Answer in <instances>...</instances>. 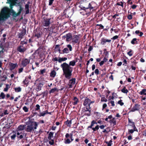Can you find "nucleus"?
Returning a JSON list of instances; mask_svg holds the SVG:
<instances>
[{"label":"nucleus","instance_id":"nucleus-57","mask_svg":"<svg viewBox=\"0 0 146 146\" xmlns=\"http://www.w3.org/2000/svg\"><path fill=\"white\" fill-rule=\"evenodd\" d=\"M129 125L130 126H131L132 127H133L134 129H137L135 126V123H132V124H130Z\"/></svg>","mask_w":146,"mask_h":146},{"label":"nucleus","instance_id":"nucleus-54","mask_svg":"<svg viewBox=\"0 0 146 146\" xmlns=\"http://www.w3.org/2000/svg\"><path fill=\"white\" fill-rule=\"evenodd\" d=\"M99 70L98 69H96L94 71V72L96 75H98L99 74Z\"/></svg>","mask_w":146,"mask_h":146},{"label":"nucleus","instance_id":"nucleus-36","mask_svg":"<svg viewBox=\"0 0 146 146\" xmlns=\"http://www.w3.org/2000/svg\"><path fill=\"white\" fill-rule=\"evenodd\" d=\"M46 69L44 68L43 69L40 70V75H43L44 74V73H46Z\"/></svg>","mask_w":146,"mask_h":146},{"label":"nucleus","instance_id":"nucleus-11","mask_svg":"<svg viewBox=\"0 0 146 146\" xmlns=\"http://www.w3.org/2000/svg\"><path fill=\"white\" fill-rule=\"evenodd\" d=\"M44 82L42 81L39 82L36 85V90L37 92H39L41 90V88L43 86Z\"/></svg>","mask_w":146,"mask_h":146},{"label":"nucleus","instance_id":"nucleus-29","mask_svg":"<svg viewBox=\"0 0 146 146\" xmlns=\"http://www.w3.org/2000/svg\"><path fill=\"white\" fill-rule=\"evenodd\" d=\"M70 139L68 138H65L64 139V143L65 144H69L71 143Z\"/></svg>","mask_w":146,"mask_h":146},{"label":"nucleus","instance_id":"nucleus-39","mask_svg":"<svg viewBox=\"0 0 146 146\" xmlns=\"http://www.w3.org/2000/svg\"><path fill=\"white\" fill-rule=\"evenodd\" d=\"M57 90V89L55 88H52V89H51L49 91V93H54V92H55L56 91H58V90Z\"/></svg>","mask_w":146,"mask_h":146},{"label":"nucleus","instance_id":"nucleus-9","mask_svg":"<svg viewBox=\"0 0 146 146\" xmlns=\"http://www.w3.org/2000/svg\"><path fill=\"white\" fill-rule=\"evenodd\" d=\"M68 48H65L62 50V53H68L69 52V51H71L72 50V47L70 44H67L66 45Z\"/></svg>","mask_w":146,"mask_h":146},{"label":"nucleus","instance_id":"nucleus-20","mask_svg":"<svg viewBox=\"0 0 146 146\" xmlns=\"http://www.w3.org/2000/svg\"><path fill=\"white\" fill-rule=\"evenodd\" d=\"M10 68L9 69L11 70L12 71L14 70L15 68L17 66V63H11L9 64Z\"/></svg>","mask_w":146,"mask_h":146},{"label":"nucleus","instance_id":"nucleus-7","mask_svg":"<svg viewBox=\"0 0 146 146\" xmlns=\"http://www.w3.org/2000/svg\"><path fill=\"white\" fill-rule=\"evenodd\" d=\"M94 102V101H92L91 100L86 98L84 101V102L83 103V105L84 106H86L87 105H88V107H89V109H91V107L90 106V105L91 104L93 103Z\"/></svg>","mask_w":146,"mask_h":146},{"label":"nucleus","instance_id":"nucleus-58","mask_svg":"<svg viewBox=\"0 0 146 146\" xmlns=\"http://www.w3.org/2000/svg\"><path fill=\"white\" fill-rule=\"evenodd\" d=\"M35 36L37 37L38 38L40 37L41 35L40 33H36L35 34Z\"/></svg>","mask_w":146,"mask_h":146},{"label":"nucleus","instance_id":"nucleus-49","mask_svg":"<svg viewBox=\"0 0 146 146\" xmlns=\"http://www.w3.org/2000/svg\"><path fill=\"white\" fill-rule=\"evenodd\" d=\"M112 141L111 140H110L109 142H106V143L107 144L108 146H111Z\"/></svg>","mask_w":146,"mask_h":146},{"label":"nucleus","instance_id":"nucleus-14","mask_svg":"<svg viewBox=\"0 0 146 146\" xmlns=\"http://www.w3.org/2000/svg\"><path fill=\"white\" fill-rule=\"evenodd\" d=\"M26 48L23 45L19 46L17 48V50L21 53H23L26 51Z\"/></svg>","mask_w":146,"mask_h":146},{"label":"nucleus","instance_id":"nucleus-3","mask_svg":"<svg viewBox=\"0 0 146 146\" xmlns=\"http://www.w3.org/2000/svg\"><path fill=\"white\" fill-rule=\"evenodd\" d=\"M9 10V9L6 7L2 9L1 11V15L0 17V20H5V19H6L10 17V14L7 13V11Z\"/></svg>","mask_w":146,"mask_h":146},{"label":"nucleus","instance_id":"nucleus-22","mask_svg":"<svg viewBox=\"0 0 146 146\" xmlns=\"http://www.w3.org/2000/svg\"><path fill=\"white\" fill-rule=\"evenodd\" d=\"M64 124L66 125L67 127L70 128L72 124L71 120H69L67 119V121L64 122Z\"/></svg>","mask_w":146,"mask_h":146},{"label":"nucleus","instance_id":"nucleus-64","mask_svg":"<svg viewBox=\"0 0 146 146\" xmlns=\"http://www.w3.org/2000/svg\"><path fill=\"white\" fill-rule=\"evenodd\" d=\"M143 135L145 137H146V129H145L143 132Z\"/></svg>","mask_w":146,"mask_h":146},{"label":"nucleus","instance_id":"nucleus-40","mask_svg":"<svg viewBox=\"0 0 146 146\" xmlns=\"http://www.w3.org/2000/svg\"><path fill=\"white\" fill-rule=\"evenodd\" d=\"M16 136L17 137V133H16L11 136V138L12 140H14Z\"/></svg>","mask_w":146,"mask_h":146},{"label":"nucleus","instance_id":"nucleus-53","mask_svg":"<svg viewBox=\"0 0 146 146\" xmlns=\"http://www.w3.org/2000/svg\"><path fill=\"white\" fill-rule=\"evenodd\" d=\"M104 53L106 56L108 55V52L107 51V50L106 49H104Z\"/></svg>","mask_w":146,"mask_h":146},{"label":"nucleus","instance_id":"nucleus-44","mask_svg":"<svg viewBox=\"0 0 146 146\" xmlns=\"http://www.w3.org/2000/svg\"><path fill=\"white\" fill-rule=\"evenodd\" d=\"M5 96L4 93L2 92L0 94V97L2 99H4L5 98Z\"/></svg>","mask_w":146,"mask_h":146},{"label":"nucleus","instance_id":"nucleus-42","mask_svg":"<svg viewBox=\"0 0 146 146\" xmlns=\"http://www.w3.org/2000/svg\"><path fill=\"white\" fill-rule=\"evenodd\" d=\"M40 109V106L39 104H36L35 106V111H38Z\"/></svg>","mask_w":146,"mask_h":146},{"label":"nucleus","instance_id":"nucleus-18","mask_svg":"<svg viewBox=\"0 0 146 146\" xmlns=\"http://www.w3.org/2000/svg\"><path fill=\"white\" fill-rule=\"evenodd\" d=\"M140 105L138 104H135L134 106L132 108L131 110V111L134 112L136 111L139 110Z\"/></svg>","mask_w":146,"mask_h":146},{"label":"nucleus","instance_id":"nucleus-52","mask_svg":"<svg viewBox=\"0 0 146 146\" xmlns=\"http://www.w3.org/2000/svg\"><path fill=\"white\" fill-rule=\"evenodd\" d=\"M107 101V99L104 97H102L101 99V102H106Z\"/></svg>","mask_w":146,"mask_h":146},{"label":"nucleus","instance_id":"nucleus-23","mask_svg":"<svg viewBox=\"0 0 146 146\" xmlns=\"http://www.w3.org/2000/svg\"><path fill=\"white\" fill-rule=\"evenodd\" d=\"M109 122L111 124H113V126L115 125L116 124V122L115 118L113 117L112 119H110L109 121Z\"/></svg>","mask_w":146,"mask_h":146},{"label":"nucleus","instance_id":"nucleus-60","mask_svg":"<svg viewBox=\"0 0 146 146\" xmlns=\"http://www.w3.org/2000/svg\"><path fill=\"white\" fill-rule=\"evenodd\" d=\"M119 37L117 35H115L114 36H113L112 38H111V39H113V40H115L116 39H117Z\"/></svg>","mask_w":146,"mask_h":146},{"label":"nucleus","instance_id":"nucleus-16","mask_svg":"<svg viewBox=\"0 0 146 146\" xmlns=\"http://www.w3.org/2000/svg\"><path fill=\"white\" fill-rule=\"evenodd\" d=\"M25 133L21 132L20 133L19 132L17 133V137L18 140L22 139L25 135Z\"/></svg>","mask_w":146,"mask_h":146},{"label":"nucleus","instance_id":"nucleus-28","mask_svg":"<svg viewBox=\"0 0 146 146\" xmlns=\"http://www.w3.org/2000/svg\"><path fill=\"white\" fill-rule=\"evenodd\" d=\"M67 59V58L66 57L59 58L58 59V62L60 63L62 61H65Z\"/></svg>","mask_w":146,"mask_h":146},{"label":"nucleus","instance_id":"nucleus-10","mask_svg":"<svg viewBox=\"0 0 146 146\" xmlns=\"http://www.w3.org/2000/svg\"><path fill=\"white\" fill-rule=\"evenodd\" d=\"M69 80L68 84L69 88H72V86L75 84L76 79L75 78H72L71 79L70 78Z\"/></svg>","mask_w":146,"mask_h":146},{"label":"nucleus","instance_id":"nucleus-17","mask_svg":"<svg viewBox=\"0 0 146 146\" xmlns=\"http://www.w3.org/2000/svg\"><path fill=\"white\" fill-rule=\"evenodd\" d=\"M92 10L88 7H86L84 12L85 13V14L87 16H89L92 13Z\"/></svg>","mask_w":146,"mask_h":146},{"label":"nucleus","instance_id":"nucleus-63","mask_svg":"<svg viewBox=\"0 0 146 146\" xmlns=\"http://www.w3.org/2000/svg\"><path fill=\"white\" fill-rule=\"evenodd\" d=\"M23 68H21L19 69L18 72L19 74L22 72L23 70Z\"/></svg>","mask_w":146,"mask_h":146},{"label":"nucleus","instance_id":"nucleus-8","mask_svg":"<svg viewBox=\"0 0 146 146\" xmlns=\"http://www.w3.org/2000/svg\"><path fill=\"white\" fill-rule=\"evenodd\" d=\"M79 36L77 35H74L72 36V42L73 44L78 43L79 44L80 43Z\"/></svg>","mask_w":146,"mask_h":146},{"label":"nucleus","instance_id":"nucleus-6","mask_svg":"<svg viewBox=\"0 0 146 146\" xmlns=\"http://www.w3.org/2000/svg\"><path fill=\"white\" fill-rule=\"evenodd\" d=\"M43 25L46 27H48L50 24V20L51 18H48L45 17H44L43 18Z\"/></svg>","mask_w":146,"mask_h":146},{"label":"nucleus","instance_id":"nucleus-41","mask_svg":"<svg viewBox=\"0 0 146 146\" xmlns=\"http://www.w3.org/2000/svg\"><path fill=\"white\" fill-rule=\"evenodd\" d=\"M146 92V89H143L139 93V94L141 95H143L145 94Z\"/></svg>","mask_w":146,"mask_h":146},{"label":"nucleus","instance_id":"nucleus-59","mask_svg":"<svg viewBox=\"0 0 146 146\" xmlns=\"http://www.w3.org/2000/svg\"><path fill=\"white\" fill-rule=\"evenodd\" d=\"M132 50H130L129 52H127V54L130 56H132L133 54L132 53Z\"/></svg>","mask_w":146,"mask_h":146},{"label":"nucleus","instance_id":"nucleus-30","mask_svg":"<svg viewBox=\"0 0 146 146\" xmlns=\"http://www.w3.org/2000/svg\"><path fill=\"white\" fill-rule=\"evenodd\" d=\"M54 133L52 132H50L48 135V138L49 140H51L52 138L53 137V134Z\"/></svg>","mask_w":146,"mask_h":146},{"label":"nucleus","instance_id":"nucleus-13","mask_svg":"<svg viewBox=\"0 0 146 146\" xmlns=\"http://www.w3.org/2000/svg\"><path fill=\"white\" fill-rule=\"evenodd\" d=\"M26 33V31L25 29H23L22 30L21 32L19 33L17 36L19 38H20L21 39L23 38V36L25 35Z\"/></svg>","mask_w":146,"mask_h":146},{"label":"nucleus","instance_id":"nucleus-33","mask_svg":"<svg viewBox=\"0 0 146 146\" xmlns=\"http://www.w3.org/2000/svg\"><path fill=\"white\" fill-rule=\"evenodd\" d=\"M121 91L123 93L127 94L128 92V90L126 89V88L125 87H123V88L121 90Z\"/></svg>","mask_w":146,"mask_h":146},{"label":"nucleus","instance_id":"nucleus-43","mask_svg":"<svg viewBox=\"0 0 146 146\" xmlns=\"http://www.w3.org/2000/svg\"><path fill=\"white\" fill-rule=\"evenodd\" d=\"M116 5H118L121 6L123 8V3L121 1L120 2H118L117 3Z\"/></svg>","mask_w":146,"mask_h":146},{"label":"nucleus","instance_id":"nucleus-37","mask_svg":"<svg viewBox=\"0 0 146 146\" xmlns=\"http://www.w3.org/2000/svg\"><path fill=\"white\" fill-rule=\"evenodd\" d=\"M73 136V133H70V134L67 133L65 135V137L66 138H68L70 137H72Z\"/></svg>","mask_w":146,"mask_h":146},{"label":"nucleus","instance_id":"nucleus-50","mask_svg":"<svg viewBox=\"0 0 146 146\" xmlns=\"http://www.w3.org/2000/svg\"><path fill=\"white\" fill-rule=\"evenodd\" d=\"M94 124L93 123V122H92V121L91 122V125L90 126H88L87 128V129H88L89 128L91 129L93 127H92L94 126Z\"/></svg>","mask_w":146,"mask_h":146},{"label":"nucleus","instance_id":"nucleus-47","mask_svg":"<svg viewBox=\"0 0 146 146\" xmlns=\"http://www.w3.org/2000/svg\"><path fill=\"white\" fill-rule=\"evenodd\" d=\"M23 109L25 112H27L29 111L28 108L26 106H24L23 107Z\"/></svg>","mask_w":146,"mask_h":146},{"label":"nucleus","instance_id":"nucleus-19","mask_svg":"<svg viewBox=\"0 0 146 146\" xmlns=\"http://www.w3.org/2000/svg\"><path fill=\"white\" fill-rule=\"evenodd\" d=\"M7 79V76L5 73L4 72L2 73L1 75H0V79H1L2 81H4Z\"/></svg>","mask_w":146,"mask_h":146},{"label":"nucleus","instance_id":"nucleus-1","mask_svg":"<svg viewBox=\"0 0 146 146\" xmlns=\"http://www.w3.org/2000/svg\"><path fill=\"white\" fill-rule=\"evenodd\" d=\"M78 59L76 58V60H75L70 61L69 64L66 62H64L61 64L60 67L62 68L65 77L67 79L71 78L72 74L73 68L70 66H74L75 65L76 62H77V60ZM79 60V59H78Z\"/></svg>","mask_w":146,"mask_h":146},{"label":"nucleus","instance_id":"nucleus-15","mask_svg":"<svg viewBox=\"0 0 146 146\" xmlns=\"http://www.w3.org/2000/svg\"><path fill=\"white\" fill-rule=\"evenodd\" d=\"M111 39H108L104 38H102L101 40L100 43L101 44L104 45L107 42L111 43Z\"/></svg>","mask_w":146,"mask_h":146},{"label":"nucleus","instance_id":"nucleus-61","mask_svg":"<svg viewBox=\"0 0 146 146\" xmlns=\"http://www.w3.org/2000/svg\"><path fill=\"white\" fill-rule=\"evenodd\" d=\"M93 49V47L92 46H89V48L88 49V51L90 52Z\"/></svg>","mask_w":146,"mask_h":146},{"label":"nucleus","instance_id":"nucleus-55","mask_svg":"<svg viewBox=\"0 0 146 146\" xmlns=\"http://www.w3.org/2000/svg\"><path fill=\"white\" fill-rule=\"evenodd\" d=\"M51 141H49V143L51 145H53L54 144V140L52 139H51Z\"/></svg>","mask_w":146,"mask_h":146},{"label":"nucleus","instance_id":"nucleus-26","mask_svg":"<svg viewBox=\"0 0 146 146\" xmlns=\"http://www.w3.org/2000/svg\"><path fill=\"white\" fill-rule=\"evenodd\" d=\"M25 126V125H19L17 128V129L19 131H21L24 130Z\"/></svg>","mask_w":146,"mask_h":146},{"label":"nucleus","instance_id":"nucleus-51","mask_svg":"<svg viewBox=\"0 0 146 146\" xmlns=\"http://www.w3.org/2000/svg\"><path fill=\"white\" fill-rule=\"evenodd\" d=\"M79 7L80 9V10H83L84 11L86 7H83L81 5L79 6Z\"/></svg>","mask_w":146,"mask_h":146},{"label":"nucleus","instance_id":"nucleus-21","mask_svg":"<svg viewBox=\"0 0 146 146\" xmlns=\"http://www.w3.org/2000/svg\"><path fill=\"white\" fill-rule=\"evenodd\" d=\"M79 102L78 99L76 97H74L72 99V104L73 105L75 106Z\"/></svg>","mask_w":146,"mask_h":146},{"label":"nucleus","instance_id":"nucleus-5","mask_svg":"<svg viewBox=\"0 0 146 146\" xmlns=\"http://www.w3.org/2000/svg\"><path fill=\"white\" fill-rule=\"evenodd\" d=\"M63 40H65L67 42L70 41L72 39V33H69L62 37Z\"/></svg>","mask_w":146,"mask_h":146},{"label":"nucleus","instance_id":"nucleus-46","mask_svg":"<svg viewBox=\"0 0 146 146\" xmlns=\"http://www.w3.org/2000/svg\"><path fill=\"white\" fill-rule=\"evenodd\" d=\"M45 115V113H44V111L42 112H40L39 114H38L37 115L39 117L44 116Z\"/></svg>","mask_w":146,"mask_h":146},{"label":"nucleus","instance_id":"nucleus-38","mask_svg":"<svg viewBox=\"0 0 146 146\" xmlns=\"http://www.w3.org/2000/svg\"><path fill=\"white\" fill-rule=\"evenodd\" d=\"M23 83L25 85L27 86L29 83L28 79L27 78H26L25 79V80L23 81Z\"/></svg>","mask_w":146,"mask_h":146},{"label":"nucleus","instance_id":"nucleus-35","mask_svg":"<svg viewBox=\"0 0 146 146\" xmlns=\"http://www.w3.org/2000/svg\"><path fill=\"white\" fill-rule=\"evenodd\" d=\"M15 92H20L21 91V88L20 87L16 88H14Z\"/></svg>","mask_w":146,"mask_h":146},{"label":"nucleus","instance_id":"nucleus-24","mask_svg":"<svg viewBox=\"0 0 146 146\" xmlns=\"http://www.w3.org/2000/svg\"><path fill=\"white\" fill-rule=\"evenodd\" d=\"M139 40L136 38H135L133 39L131 41V43L133 44H137L138 43Z\"/></svg>","mask_w":146,"mask_h":146},{"label":"nucleus","instance_id":"nucleus-56","mask_svg":"<svg viewBox=\"0 0 146 146\" xmlns=\"http://www.w3.org/2000/svg\"><path fill=\"white\" fill-rule=\"evenodd\" d=\"M110 103H111V106L113 107L115 106V104H114V102L113 101H111L110 102H109L108 103V104L109 105L110 104Z\"/></svg>","mask_w":146,"mask_h":146},{"label":"nucleus","instance_id":"nucleus-32","mask_svg":"<svg viewBox=\"0 0 146 146\" xmlns=\"http://www.w3.org/2000/svg\"><path fill=\"white\" fill-rule=\"evenodd\" d=\"M27 41L28 40L25 39L24 40L21 41L20 44L22 45L24 44H26L27 43Z\"/></svg>","mask_w":146,"mask_h":146},{"label":"nucleus","instance_id":"nucleus-45","mask_svg":"<svg viewBox=\"0 0 146 146\" xmlns=\"http://www.w3.org/2000/svg\"><path fill=\"white\" fill-rule=\"evenodd\" d=\"M9 85L8 84H6V87L4 88V91L5 92H7L8 91V89L9 88Z\"/></svg>","mask_w":146,"mask_h":146},{"label":"nucleus","instance_id":"nucleus-27","mask_svg":"<svg viewBox=\"0 0 146 146\" xmlns=\"http://www.w3.org/2000/svg\"><path fill=\"white\" fill-rule=\"evenodd\" d=\"M94 4V3L93 2H92L90 3H89L88 7L92 10L94 8V7L93 6Z\"/></svg>","mask_w":146,"mask_h":146},{"label":"nucleus","instance_id":"nucleus-31","mask_svg":"<svg viewBox=\"0 0 146 146\" xmlns=\"http://www.w3.org/2000/svg\"><path fill=\"white\" fill-rule=\"evenodd\" d=\"M135 33L140 36H141L143 34V33L140 32L139 30H137L135 31Z\"/></svg>","mask_w":146,"mask_h":146},{"label":"nucleus","instance_id":"nucleus-12","mask_svg":"<svg viewBox=\"0 0 146 146\" xmlns=\"http://www.w3.org/2000/svg\"><path fill=\"white\" fill-rule=\"evenodd\" d=\"M30 60L27 58H23L21 61V64L23 67L26 66L29 63Z\"/></svg>","mask_w":146,"mask_h":146},{"label":"nucleus","instance_id":"nucleus-34","mask_svg":"<svg viewBox=\"0 0 146 146\" xmlns=\"http://www.w3.org/2000/svg\"><path fill=\"white\" fill-rule=\"evenodd\" d=\"M134 131H136L137 132H138V130L137 129H129L128 130V132L129 133H133Z\"/></svg>","mask_w":146,"mask_h":146},{"label":"nucleus","instance_id":"nucleus-2","mask_svg":"<svg viewBox=\"0 0 146 146\" xmlns=\"http://www.w3.org/2000/svg\"><path fill=\"white\" fill-rule=\"evenodd\" d=\"M27 125L25 130L26 131L29 132L36 129L38 125L37 122L35 121H31L27 124Z\"/></svg>","mask_w":146,"mask_h":146},{"label":"nucleus","instance_id":"nucleus-4","mask_svg":"<svg viewBox=\"0 0 146 146\" xmlns=\"http://www.w3.org/2000/svg\"><path fill=\"white\" fill-rule=\"evenodd\" d=\"M14 5V4L11 3L10 4V7L11 8V10H9V12L10 13H12V16L14 17H16L17 16L19 15L23 10V8L22 7L21 5L19 6V9L18 10V12L17 13H16L13 9V6Z\"/></svg>","mask_w":146,"mask_h":146},{"label":"nucleus","instance_id":"nucleus-48","mask_svg":"<svg viewBox=\"0 0 146 146\" xmlns=\"http://www.w3.org/2000/svg\"><path fill=\"white\" fill-rule=\"evenodd\" d=\"M122 100H119L117 104H119L121 106H122L124 104V103L122 102Z\"/></svg>","mask_w":146,"mask_h":146},{"label":"nucleus","instance_id":"nucleus-25","mask_svg":"<svg viewBox=\"0 0 146 146\" xmlns=\"http://www.w3.org/2000/svg\"><path fill=\"white\" fill-rule=\"evenodd\" d=\"M56 72L54 70H53L51 71L50 74V76L52 78H54L56 76Z\"/></svg>","mask_w":146,"mask_h":146},{"label":"nucleus","instance_id":"nucleus-62","mask_svg":"<svg viewBox=\"0 0 146 146\" xmlns=\"http://www.w3.org/2000/svg\"><path fill=\"white\" fill-rule=\"evenodd\" d=\"M54 1V0H49L48 4L49 5H51L52 4L53 2Z\"/></svg>","mask_w":146,"mask_h":146}]
</instances>
